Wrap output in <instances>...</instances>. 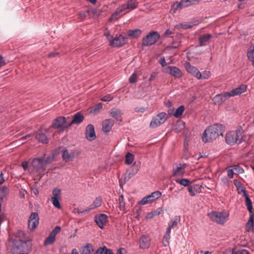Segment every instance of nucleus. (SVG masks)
<instances>
[{"instance_id":"nucleus-1","label":"nucleus","mask_w":254,"mask_h":254,"mask_svg":"<svg viewBox=\"0 0 254 254\" xmlns=\"http://www.w3.org/2000/svg\"><path fill=\"white\" fill-rule=\"evenodd\" d=\"M224 132V127L220 124H214L208 127L204 131L202 139L204 142H208L215 140L219 136L222 135Z\"/></svg>"},{"instance_id":"nucleus-2","label":"nucleus","mask_w":254,"mask_h":254,"mask_svg":"<svg viewBox=\"0 0 254 254\" xmlns=\"http://www.w3.org/2000/svg\"><path fill=\"white\" fill-rule=\"evenodd\" d=\"M208 216L213 222L220 225H223L228 220L229 213L226 210L213 211L209 213Z\"/></svg>"},{"instance_id":"nucleus-3","label":"nucleus","mask_w":254,"mask_h":254,"mask_svg":"<svg viewBox=\"0 0 254 254\" xmlns=\"http://www.w3.org/2000/svg\"><path fill=\"white\" fill-rule=\"evenodd\" d=\"M242 128L240 127L236 130L231 131L226 134L225 141L229 145L241 143L243 141Z\"/></svg>"},{"instance_id":"nucleus-4","label":"nucleus","mask_w":254,"mask_h":254,"mask_svg":"<svg viewBox=\"0 0 254 254\" xmlns=\"http://www.w3.org/2000/svg\"><path fill=\"white\" fill-rule=\"evenodd\" d=\"M61 153L63 159L66 162L72 161L80 154L79 151L77 150H68L64 147L61 150Z\"/></svg>"},{"instance_id":"nucleus-5","label":"nucleus","mask_w":254,"mask_h":254,"mask_svg":"<svg viewBox=\"0 0 254 254\" xmlns=\"http://www.w3.org/2000/svg\"><path fill=\"white\" fill-rule=\"evenodd\" d=\"M159 38L160 35L157 32H150L143 38L142 45L144 46L152 45L157 42Z\"/></svg>"},{"instance_id":"nucleus-6","label":"nucleus","mask_w":254,"mask_h":254,"mask_svg":"<svg viewBox=\"0 0 254 254\" xmlns=\"http://www.w3.org/2000/svg\"><path fill=\"white\" fill-rule=\"evenodd\" d=\"M167 119L166 114L161 112L158 114L151 120L149 126L151 128H154L163 124Z\"/></svg>"},{"instance_id":"nucleus-7","label":"nucleus","mask_w":254,"mask_h":254,"mask_svg":"<svg viewBox=\"0 0 254 254\" xmlns=\"http://www.w3.org/2000/svg\"><path fill=\"white\" fill-rule=\"evenodd\" d=\"M32 242L31 241H21L17 245H15L18 251L24 254H29L32 249Z\"/></svg>"},{"instance_id":"nucleus-8","label":"nucleus","mask_w":254,"mask_h":254,"mask_svg":"<svg viewBox=\"0 0 254 254\" xmlns=\"http://www.w3.org/2000/svg\"><path fill=\"white\" fill-rule=\"evenodd\" d=\"M127 42V39L122 35H116L111 40L110 45L113 47H121Z\"/></svg>"},{"instance_id":"nucleus-9","label":"nucleus","mask_w":254,"mask_h":254,"mask_svg":"<svg viewBox=\"0 0 254 254\" xmlns=\"http://www.w3.org/2000/svg\"><path fill=\"white\" fill-rule=\"evenodd\" d=\"M39 224V217L38 213L33 212L29 216L28 225L29 229L33 231Z\"/></svg>"},{"instance_id":"nucleus-10","label":"nucleus","mask_w":254,"mask_h":254,"mask_svg":"<svg viewBox=\"0 0 254 254\" xmlns=\"http://www.w3.org/2000/svg\"><path fill=\"white\" fill-rule=\"evenodd\" d=\"M32 166L37 171H44L46 169V161L45 157L34 158L31 162Z\"/></svg>"},{"instance_id":"nucleus-11","label":"nucleus","mask_w":254,"mask_h":254,"mask_svg":"<svg viewBox=\"0 0 254 254\" xmlns=\"http://www.w3.org/2000/svg\"><path fill=\"white\" fill-rule=\"evenodd\" d=\"M187 166L186 163H176L173 165V176L181 177L184 175L185 173V169Z\"/></svg>"},{"instance_id":"nucleus-12","label":"nucleus","mask_w":254,"mask_h":254,"mask_svg":"<svg viewBox=\"0 0 254 254\" xmlns=\"http://www.w3.org/2000/svg\"><path fill=\"white\" fill-rule=\"evenodd\" d=\"M184 66L186 70L192 75L194 76L197 79L201 77V73L198 68L191 65L189 62H186L184 64Z\"/></svg>"},{"instance_id":"nucleus-13","label":"nucleus","mask_w":254,"mask_h":254,"mask_svg":"<svg viewBox=\"0 0 254 254\" xmlns=\"http://www.w3.org/2000/svg\"><path fill=\"white\" fill-rule=\"evenodd\" d=\"M94 220L99 227L101 229H103L105 224L108 221V217L105 214H100L95 216Z\"/></svg>"},{"instance_id":"nucleus-14","label":"nucleus","mask_w":254,"mask_h":254,"mask_svg":"<svg viewBox=\"0 0 254 254\" xmlns=\"http://www.w3.org/2000/svg\"><path fill=\"white\" fill-rule=\"evenodd\" d=\"M247 86L245 84H241L239 87L235 88L228 92L230 97L240 95L246 91Z\"/></svg>"},{"instance_id":"nucleus-15","label":"nucleus","mask_w":254,"mask_h":254,"mask_svg":"<svg viewBox=\"0 0 254 254\" xmlns=\"http://www.w3.org/2000/svg\"><path fill=\"white\" fill-rule=\"evenodd\" d=\"M230 97L228 92L215 95L213 101L215 105H220Z\"/></svg>"},{"instance_id":"nucleus-16","label":"nucleus","mask_w":254,"mask_h":254,"mask_svg":"<svg viewBox=\"0 0 254 254\" xmlns=\"http://www.w3.org/2000/svg\"><path fill=\"white\" fill-rule=\"evenodd\" d=\"M85 135L86 139L89 141H92L96 138V134L93 125H88L86 127Z\"/></svg>"},{"instance_id":"nucleus-17","label":"nucleus","mask_w":254,"mask_h":254,"mask_svg":"<svg viewBox=\"0 0 254 254\" xmlns=\"http://www.w3.org/2000/svg\"><path fill=\"white\" fill-rule=\"evenodd\" d=\"M166 70L167 72L175 78H179L182 76L181 70L176 66H169L166 68Z\"/></svg>"},{"instance_id":"nucleus-18","label":"nucleus","mask_w":254,"mask_h":254,"mask_svg":"<svg viewBox=\"0 0 254 254\" xmlns=\"http://www.w3.org/2000/svg\"><path fill=\"white\" fill-rule=\"evenodd\" d=\"M102 203V199L101 196H98L93 201V203L89 206V207L81 212V213H88L91 210L101 206Z\"/></svg>"},{"instance_id":"nucleus-19","label":"nucleus","mask_w":254,"mask_h":254,"mask_svg":"<svg viewBox=\"0 0 254 254\" xmlns=\"http://www.w3.org/2000/svg\"><path fill=\"white\" fill-rule=\"evenodd\" d=\"M66 121L64 117H59L54 120L52 123V127L54 128H60L63 127Z\"/></svg>"},{"instance_id":"nucleus-20","label":"nucleus","mask_w":254,"mask_h":254,"mask_svg":"<svg viewBox=\"0 0 254 254\" xmlns=\"http://www.w3.org/2000/svg\"><path fill=\"white\" fill-rule=\"evenodd\" d=\"M150 240L146 235H142L139 239V246L142 249H148L150 246Z\"/></svg>"},{"instance_id":"nucleus-21","label":"nucleus","mask_w":254,"mask_h":254,"mask_svg":"<svg viewBox=\"0 0 254 254\" xmlns=\"http://www.w3.org/2000/svg\"><path fill=\"white\" fill-rule=\"evenodd\" d=\"M84 119V116L79 113H76L73 117V120L67 127L71 126L73 124L79 125Z\"/></svg>"},{"instance_id":"nucleus-22","label":"nucleus","mask_w":254,"mask_h":254,"mask_svg":"<svg viewBox=\"0 0 254 254\" xmlns=\"http://www.w3.org/2000/svg\"><path fill=\"white\" fill-rule=\"evenodd\" d=\"M137 2L136 0H129L127 3L122 5L124 10L133 9L135 8L137 5Z\"/></svg>"},{"instance_id":"nucleus-23","label":"nucleus","mask_w":254,"mask_h":254,"mask_svg":"<svg viewBox=\"0 0 254 254\" xmlns=\"http://www.w3.org/2000/svg\"><path fill=\"white\" fill-rule=\"evenodd\" d=\"M114 122L112 119L105 120L102 124L103 130L104 132H109L114 125Z\"/></svg>"},{"instance_id":"nucleus-24","label":"nucleus","mask_w":254,"mask_h":254,"mask_svg":"<svg viewBox=\"0 0 254 254\" xmlns=\"http://www.w3.org/2000/svg\"><path fill=\"white\" fill-rule=\"evenodd\" d=\"M36 137L37 139L39 140V141L43 143H47L48 142V139L45 134V133L43 132V131L41 129L39 130L37 134L36 135Z\"/></svg>"},{"instance_id":"nucleus-25","label":"nucleus","mask_w":254,"mask_h":254,"mask_svg":"<svg viewBox=\"0 0 254 254\" xmlns=\"http://www.w3.org/2000/svg\"><path fill=\"white\" fill-rule=\"evenodd\" d=\"M110 114L113 118L117 120L121 121L122 113L120 109L117 108L112 109L110 111Z\"/></svg>"},{"instance_id":"nucleus-26","label":"nucleus","mask_w":254,"mask_h":254,"mask_svg":"<svg viewBox=\"0 0 254 254\" xmlns=\"http://www.w3.org/2000/svg\"><path fill=\"white\" fill-rule=\"evenodd\" d=\"M247 57L254 66V45L251 44L248 49Z\"/></svg>"},{"instance_id":"nucleus-27","label":"nucleus","mask_w":254,"mask_h":254,"mask_svg":"<svg viewBox=\"0 0 254 254\" xmlns=\"http://www.w3.org/2000/svg\"><path fill=\"white\" fill-rule=\"evenodd\" d=\"M183 8H184L183 7L181 2L180 1H176L172 5L170 12L172 14H174L176 13L177 11H180Z\"/></svg>"},{"instance_id":"nucleus-28","label":"nucleus","mask_w":254,"mask_h":254,"mask_svg":"<svg viewBox=\"0 0 254 254\" xmlns=\"http://www.w3.org/2000/svg\"><path fill=\"white\" fill-rule=\"evenodd\" d=\"M211 37L212 35L210 34H206L200 36L199 38V46H203L205 45Z\"/></svg>"},{"instance_id":"nucleus-29","label":"nucleus","mask_w":254,"mask_h":254,"mask_svg":"<svg viewBox=\"0 0 254 254\" xmlns=\"http://www.w3.org/2000/svg\"><path fill=\"white\" fill-rule=\"evenodd\" d=\"M171 229L170 227H167L166 231L163 236V244L164 246L167 247L169 245V240L170 239Z\"/></svg>"},{"instance_id":"nucleus-30","label":"nucleus","mask_w":254,"mask_h":254,"mask_svg":"<svg viewBox=\"0 0 254 254\" xmlns=\"http://www.w3.org/2000/svg\"><path fill=\"white\" fill-rule=\"evenodd\" d=\"M94 251L93 246L89 243L83 247L81 254H91Z\"/></svg>"},{"instance_id":"nucleus-31","label":"nucleus","mask_w":254,"mask_h":254,"mask_svg":"<svg viewBox=\"0 0 254 254\" xmlns=\"http://www.w3.org/2000/svg\"><path fill=\"white\" fill-rule=\"evenodd\" d=\"M254 225V217L253 214L251 215L249 220L246 225V229L247 231H251L253 229Z\"/></svg>"},{"instance_id":"nucleus-32","label":"nucleus","mask_w":254,"mask_h":254,"mask_svg":"<svg viewBox=\"0 0 254 254\" xmlns=\"http://www.w3.org/2000/svg\"><path fill=\"white\" fill-rule=\"evenodd\" d=\"M124 10L121 5L120 7L117 8L116 11L114 13L112 14V16L109 19V20L115 21L117 20L120 17L119 14Z\"/></svg>"},{"instance_id":"nucleus-33","label":"nucleus","mask_w":254,"mask_h":254,"mask_svg":"<svg viewBox=\"0 0 254 254\" xmlns=\"http://www.w3.org/2000/svg\"><path fill=\"white\" fill-rule=\"evenodd\" d=\"M200 0H181V2L183 8L197 3Z\"/></svg>"},{"instance_id":"nucleus-34","label":"nucleus","mask_w":254,"mask_h":254,"mask_svg":"<svg viewBox=\"0 0 254 254\" xmlns=\"http://www.w3.org/2000/svg\"><path fill=\"white\" fill-rule=\"evenodd\" d=\"M102 109V104L101 103H99L90 109V113L96 115L100 112Z\"/></svg>"},{"instance_id":"nucleus-35","label":"nucleus","mask_w":254,"mask_h":254,"mask_svg":"<svg viewBox=\"0 0 254 254\" xmlns=\"http://www.w3.org/2000/svg\"><path fill=\"white\" fill-rule=\"evenodd\" d=\"M141 33L139 29L130 30L127 32L128 35L132 38L138 37Z\"/></svg>"},{"instance_id":"nucleus-36","label":"nucleus","mask_w":254,"mask_h":254,"mask_svg":"<svg viewBox=\"0 0 254 254\" xmlns=\"http://www.w3.org/2000/svg\"><path fill=\"white\" fill-rule=\"evenodd\" d=\"M56 237L50 233L49 236L45 240L44 244L45 246L51 245L54 243Z\"/></svg>"},{"instance_id":"nucleus-37","label":"nucleus","mask_w":254,"mask_h":254,"mask_svg":"<svg viewBox=\"0 0 254 254\" xmlns=\"http://www.w3.org/2000/svg\"><path fill=\"white\" fill-rule=\"evenodd\" d=\"M134 159V155L129 152H128L126 155L125 163L127 165H130L133 162Z\"/></svg>"},{"instance_id":"nucleus-38","label":"nucleus","mask_w":254,"mask_h":254,"mask_svg":"<svg viewBox=\"0 0 254 254\" xmlns=\"http://www.w3.org/2000/svg\"><path fill=\"white\" fill-rule=\"evenodd\" d=\"M175 182L184 187L188 186L190 183V181L186 178L177 179Z\"/></svg>"},{"instance_id":"nucleus-39","label":"nucleus","mask_w":254,"mask_h":254,"mask_svg":"<svg viewBox=\"0 0 254 254\" xmlns=\"http://www.w3.org/2000/svg\"><path fill=\"white\" fill-rule=\"evenodd\" d=\"M161 192L159 191H156L148 195L149 198L151 199L152 202L156 199L159 198L161 196Z\"/></svg>"},{"instance_id":"nucleus-40","label":"nucleus","mask_w":254,"mask_h":254,"mask_svg":"<svg viewBox=\"0 0 254 254\" xmlns=\"http://www.w3.org/2000/svg\"><path fill=\"white\" fill-rule=\"evenodd\" d=\"M8 189L6 187H2L0 189V199L3 200L8 194Z\"/></svg>"},{"instance_id":"nucleus-41","label":"nucleus","mask_w":254,"mask_h":254,"mask_svg":"<svg viewBox=\"0 0 254 254\" xmlns=\"http://www.w3.org/2000/svg\"><path fill=\"white\" fill-rule=\"evenodd\" d=\"M185 110V107L184 106H180L178 108H177L174 114V116L176 118H180L183 114Z\"/></svg>"},{"instance_id":"nucleus-42","label":"nucleus","mask_w":254,"mask_h":254,"mask_svg":"<svg viewBox=\"0 0 254 254\" xmlns=\"http://www.w3.org/2000/svg\"><path fill=\"white\" fill-rule=\"evenodd\" d=\"M246 204L248 210L250 213H252V203L250 198H249L248 195L246 196Z\"/></svg>"},{"instance_id":"nucleus-43","label":"nucleus","mask_w":254,"mask_h":254,"mask_svg":"<svg viewBox=\"0 0 254 254\" xmlns=\"http://www.w3.org/2000/svg\"><path fill=\"white\" fill-rule=\"evenodd\" d=\"M152 201L151 199L149 198V197L148 195L144 197L142 199H141L140 200H139L138 202V203L139 205H145L146 204L150 203Z\"/></svg>"},{"instance_id":"nucleus-44","label":"nucleus","mask_w":254,"mask_h":254,"mask_svg":"<svg viewBox=\"0 0 254 254\" xmlns=\"http://www.w3.org/2000/svg\"><path fill=\"white\" fill-rule=\"evenodd\" d=\"M119 207L121 210H124L125 209V202L123 194H121L119 198Z\"/></svg>"},{"instance_id":"nucleus-45","label":"nucleus","mask_w":254,"mask_h":254,"mask_svg":"<svg viewBox=\"0 0 254 254\" xmlns=\"http://www.w3.org/2000/svg\"><path fill=\"white\" fill-rule=\"evenodd\" d=\"M60 198H57L56 197H51V201L53 204V205L58 208L61 209V205L60 204V201H59Z\"/></svg>"},{"instance_id":"nucleus-46","label":"nucleus","mask_w":254,"mask_h":254,"mask_svg":"<svg viewBox=\"0 0 254 254\" xmlns=\"http://www.w3.org/2000/svg\"><path fill=\"white\" fill-rule=\"evenodd\" d=\"M234 169L236 174H242L244 172V169L238 165H235L231 166Z\"/></svg>"},{"instance_id":"nucleus-47","label":"nucleus","mask_w":254,"mask_h":254,"mask_svg":"<svg viewBox=\"0 0 254 254\" xmlns=\"http://www.w3.org/2000/svg\"><path fill=\"white\" fill-rule=\"evenodd\" d=\"M192 26H193V25L189 22L181 23L179 25V27L180 28H182L183 29H187L192 27Z\"/></svg>"},{"instance_id":"nucleus-48","label":"nucleus","mask_w":254,"mask_h":254,"mask_svg":"<svg viewBox=\"0 0 254 254\" xmlns=\"http://www.w3.org/2000/svg\"><path fill=\"white\" fill-rule=\"evenodd\" d=\"M211 75V73L209 71L205 70L202 72L201 73V77L199 78V79H208Z\"/></svg>"},{"instance_id":"nucleus-49","label":"nucleus","mask_w":254,"mask_h":254,"mask_svg":"<svg viewBox=\"0 0 254 254\" xmlns=\"http://www.w3.org/2000/svg\"><path fill=\"white\" fill-rule=\"evenodd\" d=\"M53 196L52 197L60 198L61 195V190L57 188L54 189L53 190Z\"/></svg>"},{"instance_id":"nucleus-50","label":"nucleus","mask_w":254,"mask_h":254,"mask_svg":"<svg viewBox=\"0 0 254 254\" xmlns=\"http://www.w3.org/2000/svg\"><path fill=\"white\" fill-rule=\"evenodd\" d=\"M106 249H108L105 247H100L98 248L94 254H105V252H106Z\"/></svg>"},{"instance_id":"nucleus-51","label":"nucleus","mask_w":254,"mask_h":254,"mask_svg":"<svg viewBox=\"0 0 254 254\" xmlns=\"http://www.w3.org/2000/svg\"><path fill=\"white\" fill-rule=\"evenodd\" d=\"M137 75L135 72H133L129 78V81L131 83H134L136 81Z\"/></svg>"},{"instance_id":"nucleus-52","label":"nucleus","mask_w":254,"mask_h":254,"mask_svg":"<svg viewBox=\"0 0 254 254\" xmlns=\"http://www.w3.org/2000/svg\"><path fill=\"white\" fill-rule=\"evenodd\" d=\"M232 254H249V251L245 249H241L237 251H233Z\"/></svg>"},{"instance_id":"nucleus-53","label":"nucleus","mask_w":254,"mask_h":254,"mask_svg":"<svg viewBox=\"0 0 254 254\" xmlns=\"http://www.w3.org/2000/svg\"><path fill=\"white\" fill-rule=\"evenodd\" d=\"M178 224V222L177 220V219H173L171 221V224H169L168 227H170V229L171 230V229L174 228L176 227Z\"/></svg>"},{"instance_id":"nucleus-54","label":"nucleus","mask_w":254,"mask_h":254,"mask_svg":"<svg viewBox=\"0 0 254 254\" xmlns=\"http://www.w3.org/2000/svg\"><path fill=\"white\" fill-rule=\"evenodd\" d=\"M61 227L56 226L50 233L51 234L56 237V235L61 231Z\"/></svg>"},{"instance_id":"nucleus-55","label":"nucleus","mask_w":254,"mask_h":254,"mask_svg":"<svg viewBox=\"0 0 254 254\" xmlns=\"http://www.w3.org/2000/svg\"><path fill=\"white\" fill-rule=\"evenodd\" d=\"M188 191L191 196H194L195 195L196 192L194 190L193 187L190 186L188 188Z\"/></svg>"},{"instance_id":"nucleus-56","label":"nucleus","mask_w":254,"mask_h":254,"mask_svg":"<svg viewBox=\"0 0 254 254\" xmlns=\"http://www.w3.org/2000/svg\"><path fill=\"white\" fill-rule=\"evenodd\" d=\"M113 99V97H112L110 94L104 96L101 98V100L104 102L110 101Z\"/></svg>"},{"instance_id":"nucleus-57","label":"nucleus","mask_w":254,"mask_h":254,"mask_svg":"<svg viewBox=\"0 0 254 254\" xmlns=\"http://www.w3.org/2000/svg\"><path fill=\"white\" fill-rule=\"evenodd\" d=\"M231 169L228 170V176L230 178H232L234 176V174H235V172L233 167H230Z\"/></svg>"},{"instance_id":"nucleus-58","label":"nucleus","mask_w":254,"mask_h":254,"mask_svg":"<svg viewBox=\"0 0 254 254\" xmlns=\"http://www.w3.org/2000/svg\"><path fill=\"white\" fill-rule=\"evenodd\" d=\"M163 209L162 208H157L156 210H155V211H153V213H154V216H157V215H159V214H161L162 212H163Z\"/></svg>"},{"instance_id":"nucleus-59","label":"nucleus","mask_w":254,"mask_h":254,"mask_svg":"<svg viewBox=\"0 0 254 254\" xmlns=\"http://www.w3.org/2000/svg\"><path fill=\"white\" fill-rule=\"evenodd\" d=\"M53 159V156H49L46 159L45 158V161H46V166L48 164L51 163Z\"/></svg>"},{"instance_id":"nucleus-60","label":"nucleus","mask_w":254,"mask_h":254,"mask_svg":"<svg viewBox=\"0 0 254 254\" xmlns=\"http://www.w3.org/2000/svg\"><path fill=\"white\" fill-rule=\"evenodd\" d=\"M145 110L146 109L144 107H136L135 108V111L136 112L143 113Z\"/></svg>"},{"instance_id":"nucleus-61","label":"nucleus","mask_w":254,"mask_h":254,"mask_svg":"<svg viewBox=\"0 0 254 254\" xmlns=\"http://www.w3.org/2000/svg\"><path fill=\"white\" fill-rule=\"evenodd\" d=\"M104 35L110 43L111 40L113 38V37L111 36L108 31L105 32Z\"/></svg>"},{"instance_id":"nucleus-62","label":"nucleus","mask_w":254,"mask_h":254,"mask_svg":"<svg viewBox=\"0 0 254 254\" xmlns=\"http://www.w3.org/2000/svg\"><path fill=\"white\" fill-rule=\"evenodd\" d=\"M159 63L162 66H165L166 65V61L164 57L160 59L159 60Z\"/></svg>"},{"instance_id":"nucleus-63","label":"nucleus","mask_w":254,"mask_h":254,"mask_svg":"<svg viewBox=\"0 0 254 254\" xmlns=\"http://www.w3.org/2000/svg\"><path fill=\"white\" fill-rule=\"evenodd\" d=\"M239 189L240 191V192H243L245 196L248 195L246 190L241 185L239 187Z\"/></svg>"},{"instance_id":"nucleus-64","label":"nucleus","mask_w":254,"mask_h":254,"mask_svg":"<svg viewBox=\"0 0 254 254\" xmlns=\"http://www.w3.org/2000/svg\"><path fill=\"white\" fill-rule=\"evenodd\" d=\"M154 213H153V212L152 211L151 212H149L146 215V219H151L152 218H153V217H154Z\"/></svg>"}]
</instances>
